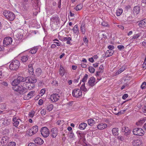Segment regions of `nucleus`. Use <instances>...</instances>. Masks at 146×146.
<instances>
[{
	"mask_svg": "<svg viewBox=\"0 0 146 146\" xmlns=\"http://www.w3.org/2000/svg\"><path fill=\"white\" fill-rule=\"evenodd\" d=\"M76 133L77 134L79 135L82 138L84 137V134L82 133H80L78 131Z\"/></svg>",
	"mask_w": 146,
	"mask_h": 146,
	"instance_id": "obj_56",
	"label": "nucleus"
},
{
	"mask_svg": "<svg viewBox=\"0 0 146 146\" xmlns=\"http://www.w3.org/2000/svg\"><path fill=\"white\" fill-rule=\"evenodd\" d=\"M141 88L142 89H144L146 88V82H143L141 86Z\"/></svg>",
	"mask_w": 146,
	"mask_h": 146,
	"instance_id": "obj_50",
	"label": "nucleus"
},
{
	"mask_svg": "<svg viewBox=\"0 0 146 146\" xmlns=\"http://www.w3.org/2000/svg\"><path fill=\"white\" fill-rule=\"evenodd\" d=\"M23 7L24 10H27L29 9V4L25 3H24L23 5Z\"/></svg>",
	"mask_w": 146,
	"mask_h": 146,
	"instance_id": "obj_38",
	"label": "nucleus"
},
{
	"mask_svg": "<svg viewBox=\"0 0 146 146\" xmlns=\"http://www.w3.org/2000/svg\"><path fill=\"white\" fill-rule=\"evenodd\" d=\"M46 92L45 89H42L40 91V93L43 94H44Z\"/></svg>",
	"mask_w": 146,
	"mask_h": 146,
	"instance_id": "obj_62",
	"label": "nucleus"
},
{
	"mask_svg": "<svg viewBox=\"0 0 146 146\" xmlns=\"http://www.w3.org/2000/svg\"><path fill=\"white\" fill-rule=\"evenodd\" d=\"M42 135L44 137H48L50 134L48 129L46 127H42L40 130Z\"/></svg>",
	"mask_w": 146,
	"mask_h": 146,
	"instance_id": "obj_5",
	"label": "nucleus"
},
{
	"mask_svg": "<svg viewBox=\"0 0 146 146\" xmlns=\"http://www.w3.org/2000/svg\"><path fill=\"white\" fill-rule=\"evenodd\" d=\"M71 40V38L70 37H64L63 38L64 41H66V43L68 44H70V41Z\"/></svg>",
	"mask_w": 146,
	"mask_h": 146,
	"instance_id": "obj_32",
	"label": "nucleus"
},
{
	"mask_svg": "<svg viewBox=\"0 0 146 146\" xmlns=\"http://www.w3.org/2000/svg\"><path fill=\"white\" fill-rule=\"evenodd\" d=\"M50 135L52 138L56 137L58 134V129L56 128H52L51 131Z\"/></svg>",
	"mask_w": 146,
	"mask_h": 146,
	"instance_id": "obj_15",
	"label": "nucleus"
},
{
	"mask_svg": "<svg viewBox=\"0 0 146 146\" xmlns=\"http://www.w3.org/2000/svg\"><path fill=\"white\" fill-rule=\"evenodd\" d=\"M94 121L92 119H89L88 120V124L91 126H92L94 124Z\"/></svg>",
	"mask_w": 146,
	"mask_h": 146,
	"instance_id": "obj_37",
	"label": "nucleus"
},
{
	"mask_svg": "<svg viewBox=\"0 0 146 146\" xmlns=\"http://www.w3.org/2000/svg\"><path fill=\"white\" fill-rule=\"evenodd\" d=\"M35 92L34 91H32L29 92L27 95L28 98V99L31 98L33 96V94H34Z\"/></svg>",
	"mask_w": 146,
	"mask_h": 146,
	"instance_id": "obj_40",
	"label": "nucleus"
},
{
	"mask_svg": "<svg viewBox=\"0 0 146 146\" xmlns=\"http://www.w3.org/2000/svg\"><path fill=\"white\" fill-rule=\"evenodd\" d=\"M88 78V75L87 74H86L82 79L81 80L80 83L78 85L81 84V81H82L83 83H85V82L86 81V80Z\"/></svg>",
	"mask_w": 146,
	"mask_h": 146,
	"instance_id": "obj_28",
	"label": "nucleus"
},
{
	"mask_svg": "<svg viewBox=\"0 0 146 146\" xmlns=\"http://www.w3.org/2000/svg\"><path fill=\"white\" fill-rule=\"evenodd\" d=\"M20 83L19 81L17 79L14 80L12 82V85L13 86H18V85Z\"/></svg>",
	"mask_w": 146,
	"mask_h": 146,
	"instance_id": "obj_29",
	"label": "nucleus"
},
{
	"mask_svg": "<svg viewBox=\"0 0 146 146\" xmlns=\"http://www.w3.org/2000/svg\"><path fill=\"white\" fill-rule=\"evenodd\" d=\"M140 36V35L138 34L135 35L130 39L131 41H132V42L133 41L135 40L136 39L138 38Z\"/></svg>",
	"mask_w": 146,
	"mask_h": 146,
	"instance_id": "obj_39",
	"label": "nucleus"
},
{
	"mask_svg": "<svg viewBox=\"0 0 146 146\" xmlns=\"http://www.w3.org/2000/svg\"><path fill=\"white\" fill-rule=\"evenodd\" d=\"M138 25L140 27L144 28L146 27V20H143L140 21Z\"/></svg>",
	"mask_w": 146,
	"mask_h": 146,
	"instance_id": "obj_17",
	"label": "nucleus"
},
{
	"mask_svg": "<svg viewBox=\"0 0 146 146\" xmlns=\"http://www.w3.org/2000/svg\"><path fill=\"white\" fill-rule=\"evenodd\" d=\"M133 133L134 135H137L142 136L144 134V131L141 128H136L134 129L133 131Z\"/></svg>",
	"mask_w": 146,
	"mask_h": 146,
	"instance_id": "obj_4",
	"label": "nucleus"
},
{
	"mask_svg": "<svg viewBox=\"0 0 146 146\" xmlns=\"http://www.w3.org/2000/svg\"><path fill=\"white\" fill-rule=\"evenodd\" d=\"M102 25L103 26L107 27L108 25V24L107 22L104 21L102 23Z\"/></svg>",
	"mask_w": 146,
	"mask_h": 146,
	"instance_id": "obj_57",
	"label": "nucleus"
},
{
	"mask_svg": "<svg viewBox=\"0 0 146 146\" xmlns=\"http://www.w3.org/2000/svg\"><path fill=\"white\" fill-rule=\"evenodd\" d=\"M128 97V95L127 94H125L122 96V98L124 99H125Z\"/></svg>",
	"mask_w": 146,
	"mask_h": 146,
	"instance_id": "obj_59",
	"label": "nucleus"
},
{
	"mask_svg": "<svg viewBox=\"0 0 146 146\" xmlns=\"http://www.w3.org/2000/svg\"><path fill=\"white\" fill-rule=\"evenodd\" d=\"M125 69V67H122L119 70H118L117 73L118 74H119L122 72Z\"/></svg>",
	"mask_w": 146,
	"mask_h": 146,
	"instance_id": "obj_44",
	"label": "nucleus"
},
{
	"mask_svg": "<svg viewBox=\"0 0 146 146\" xmlns=\"http://www.w3.org/2000/svg\"><path fill=\"white\" fill-rule=\"evenodd\" d=\"M31 128L35 134L36 133L38 130V126L37 125L34 126Z\"/></svg>",
	"mask_w": 146,
	"mask_h": 146,
	"instance_id": "obj_34",
	"label": "nucleus"
},
{
	"mask_svg": "<svg viewBox=\"0 0 146 146\" xmlns=\"http://www.w3.org/2000/svg\"><path fill=\"white\" fill-rule=\"evenodd\" d=\"M28 59V56L27 55L21 57V60L22 62H26Z\"/></svg>",
	"mask_w": 146,
	"mask_h": 146,
	"instance_id": "obj_35",
	"label": "nucleus"
},
{
	"mask_svg": "<svg viewBox=\"0 0 146 146\" xmlns=\"http://www.w3.org/2000/svg\"><path fill=\"white\" fill-rule=\"evenodd\" d=\"M72 95L75 98L81 97L82 96V92L80 89H75L72 91Z\"/></svg>",
	"mask_w": 146,
	"mask_h": 146,
	"instance_id": "obj_7",
	"label": "nucleus"
},
{
	"mask_svg": "<svg viewBox=\"0 0 146 146\" xmlns=\"http://www.w3.org/2000/svg\"><path fill=\"white\" fill-rule=\"evenodd\" d=\"M142 111L144 113H146V105L143 108Z\"/></svg>",
	"mask_w": 146,
	"mask_h": 146,
	"instance_id": "obj_64",
	"label": "nucleus"
},
{
	"mask_svg": "<svg viewBox=\"0 0 146 146\" xmlns=\"http://www.w3.org/2000/svg\"><path fill=\"white\" fill-rule=\"evenodd\" d=\"M16 145V143L15 142L12 141L9 143L7 146H15Z\"/></svg>",
	"mask_w": 146,
	"mask_h": 146,
	"instance_id": "obj_47",
	"label": "nucleus"
},
{
	"mask_svg": "<svg viewBox=\"0 0 146 146\" xmlns=\"http://www.w3.org/2000/svg\"><path fill=\"white\" fill-rule=\"evenodd\" d=\"M117 139L121 141H122L125 140V138L124 137L121 136H119L117 137Z\"/></svg>",
	"mask_w": 146,
	"mask_h": 146,
	"instance_id": "obj_51",
	"label": "nucleus"
},
{
	"mask_svg": "<svg viewBox=\"0 0 146 146\" xmlns=\"http://www.w3.org/2000/svg\"><path fill=\"white\" fill-rule=\"evenodd\" d=\"M117 48L120 50H122L124 48V46L123 45H118L117 46Z\"/></svg>",
	"mask_w": 146,
	"mask_h": 146,
	"instance_id": "obj_52",
	"label": "nucleus"
},
{
	"mask_svg": "<svg viewBox=\"0 0 146 146\" xmlns=\"http://www.w3.org/2000/svg\"><path fill=\"white\" fill-rule=\"evenodd\" d=\"M3 13L5 18L10 21H13L15 18V14L11 11L5 10L4 11Z\"/></svg>",
	"mask_w": 146,
	"mask_h": 146,
	"instance_id": "obj_2",
	"label": "nucleus"
},
{
	"mask_svg": "<svg viewBox=\"0 0 146 146\" xmlns=\"http://www.w3.org/2000/svg\"><path fill=\"white\" fill-rule=\"evenodd\" d=\"M107 127V125L105 123H101L98 125L97 127L98 129H103Z\"/></svg>",
	"mask_w": 146,
	"mask_h": 146,
	"instance_id": "obj_18",
	"label": "nucleus"
},
{
	"mask_svg": "<svg viewBox=\"0 0 146 146\" xmlns=\"http://www.w3.org/2000/svg\"><path fill=\"white\" fill-rule=\"evenodd\" d=\"M54 41H57V42H54V43L56 44L58 46H60L61 44V42L57 39H55L53 40Z\"/></svg>",
	"mask_w": 146,
	"mask_h": 146,
	"instance_id": "obj_46",
	"label": "nucleus"
},
{
	"mask_svg": "<svg viewBox=\"0 0 146 146\" xmlns=\"http://www.w3.org/2000/svg\"><path fill=\"white\" fill-rule=\"evenodd\" d=\"M114 51V50L111 51L110 50H107L105 53V56L108 57L112 56L113 54Z\"/></svg>",
	"mask_w": 146,
	"mask_h": 146,
	"instance_id": "obj_20",
	"label": "nucleus"
},
{
	"mask_svg": "<svg viewBox=\"0 0 146 146\" xmlns=\"http://www.w3.org/2000/svg\"><path fill=\"white\" fill-rule=\"evenodd\" d=\"M82 7V5L81 4H80L77 5L75 7V9L77 11H79L80 10Z\"/></svg>",
	"mask_w": 146,
	"mask_h": 146,
	"instance_id": "obj_45",
	"label": "nucleus"
},
{
	"mask_svg": "<svg viewBox=\"0 0 146 146\" xmlns=\"http://www.w3.org/2000/svg\"><path fill=\"white\" fill-rule=\"evenodd\" d=\"M68 136L70 138L74 139V135L72 131H71L68 133Z\"/></svg>",
	"mask_w": 146,
	"mask_h": 146,
	"instance_id": "obj_48",
	"label": "nucleus"
},
{
	"mask_svg": "<svg viewBox=\"0 0 146 146\" xmlns=\"http://www.w3.org/2000/svg\"><path fill=\"white\" fill-rule=\"evenodd\" d=\"M114 48V46L113 45H110L108 46V48L109 49V50L110 51H112L113 50V49Z\"/></svg>",
	"mask_w": 146,
	"mask_h": 146,
	"instance_id": "obj_54",
	"label": "nucleus"
},
{
	"mask_svg": "<svg viewBox=\"0 0 146 146\" xmlns=\"http://www.w3.org/2000/svg\"><path fill=\"white\" fill-rule=\"evenodd\" d=\"M96 79L94 77H91L88 81V83L90 87H92L94 86L96 84Z\"/></svg>",
	"mask_w": 146,
	"mask_h": 146,
	"instance_id": "obj_14",
	"label": "nucleus"
},
{
	"mask_svg": "<svg viewBox=\"0 0 146 146\" xmlns=\"http://www.w3.org/2000/svg\"><path fill=\"white\" fill-rule=\"evenodd\" d=\"M41 114L43 115H45L46 113V110L42 109L40 111Z\"/></svg>",
	"mask_w": 146,
	"mask_h": 146,
	"instance_id": "obj_58",
	"label": "nucleus"
},
{
	"mask_svg": "<svg viewBox=\"0 0 146 146\" xmlns=\"http://www.w3.org/2000/svg\"><path fill=\"white\" fill-rule=\"evenodd\" d=\"M23 86L26 87V88H27V89L31 90L35 87V85L34 84L30 83L28 81H26V82H24L23 84Z\"/></svg>",
	"mask_w": 146,
	"mask_h": 146,
	"instance_id": "obj_10",
	"label": "nucleus"
},
{
	"mask_svg": "<svg viewBox=\"0 0 146 146\" xmlns=\"http://www.w3.org/2000/svg\"><path fill=\"white\" fill-rule=\"evenodd\" d=\"M26 78V77L23 78L22 76H19L17 77V79L19 82H26L27 81Z\"/></svg>",
	"mask_w": 146,
	"mask_h": 146,
	"instance_id": "obj_25",
	"label": "nucleus"
},
{
	"mask_svg": "<svg viewBox=\"0 0 146 146\" xmlns=\"http://www.w3.org/2000/svg\"><path fill=\"white\" fill-rule=\"evenodd\" d=\"M89 71L91 73H94L95 71V69L93 67L90 66L88 68Z\"/></svg>",
	"mask_w": 146,
	"mask_h": 146,
	"instance_id": "obj_43",
	"label": "nucleus"
},
{
	"mask_svg": "<svg viewBox=\"0 0 146 146\" xmlns=\"http://www.w3.org/2000/svg\"><path fill=\"white\" fill-rule=\"evenodd\" d=\"M65 70L64 68L61 65L60 66L59 70V74L60 75L62 76H64L65 73Z\"/></svg>",
	"mask_w": 146,
	"mask_h": 146,
	"instance_id": "obj_22",
	"label": "nucleus"
},
{
	"mask_svg": "<svg viewBox=\"0 0 146 146\" xmlns=\"http://www.w3.org/2000/svg\"><path fill=\"white\" fill-rule=\"evenodd\" d=\"M42 73V70L40 68H38L36 69L35 71V74L37 77L40 76Z\"/></svg>",
	"mask_w": 146,
	"mask_h": 146,
	"instance_id": "obj_21",
	"label": "nucleus"
},
{
	"mask_svg": "<svg viewBox=\"0 0 146 146\" xmlns=\"http://www.w3.org/2000/svg\"><path fill=\"white\" fill-rule=\"evenodd\" d=\"M72 30L74 33L78 34L79 33V30L78 25H75L73 28Z\"/></svg>",
	"mask_w": 146,
	"mask_h": 146,
	"instance_id": "obj_33",
	"label": "nucleus"
},
{
	"mask_svg": "<svg viewBox=\"0 0 146 146\" xmlns=\"http://www.w3.org/2000/svg\"><path fill=\"white\" fill-rule=\"evenodd\" d=\"M53 108V105L52 104L48 105L46 108V109L48 111H50L52 110Z\"/></svg>",
	"mask_w": 146,
	"mask_h": 146,
	"instance_id": "obj_30",
	"label": "nucleus"
},
{
	"mask_svg": "<svg viewBox=\"0 0 146 146\" xmlns=\"http://www.w3.org/2000/svg\"><path fill=\"white\" fill-rule=\"evenodd\" d=\"M35 112L33 111L31 112H29V115L30 117H33L35 114Z\"/></svg>",
	"mask_w": 146,
	"mask_h": 146,
	"instance_id": "obj_55",
	"label": "nucleus"
},
{
	"mask_svg": "<svg viewBox=\"0 0 146 146\" xmlns=\"http://www.w3.org/2000/svg\"><path fill=\"white\" fill-rule=\"evenodd\" d=\"M12 39L10 37L5 38L3 40V43L4 46L11 44L12 42Z\"/></svg>",
	"mask_w": 146,
	"mask_h": 146,
	"instance_id": "obj_9",
	"label": "nucleus"
},
{
	"mask_svg": "<svg viewBox=\"0 0 146 146\" xmlns=\"http://www.w3.org/2000/svg\"><path fill=\"white\" fill-rule=\"evenodd\" d=\"M24 87L22 86H13L12 88L14 90L18 92L20 94L23 95L27 92V88Z\"/></svg>",
	"mask_w": 146,
	"mask_h": 146,
	"instance_id": "obj_1",
	"label": "nucleus"
},
{
	"mask_svg": "<svg viewBox=\"0 0 146 146\" xmlns=\"http://www.w3.org/2000/svg\"><path fill=\"white\" fill-rule=\"evenodd\" d=\"M145 121V119H143L140 120L139 121L136 123V125L138 126H141Z\"/></svg>",
	"mask_w": 146,
	"mask_h": 146,
	"instance_id": "obj_27",
	"label": "nucleus"
},
{
	"mask_svg": "<svg viewBox=\"0 0 146 146\" xmlns=\"http://www.w3.org/2000/svg\"><path fill=\"white\" fill-rule=\"evenodd\" d=\"M28 146H36V144L33 143H29Z\"/></svg>",
	"mask_w": 146,
	"mask_h": 146,
	"instance_id": "obj_63",
	"label": "nucleus"
},
{
	"mask_svg": "<svg viewBox=\"0 0 146 146\" xmlns=\"http://www.w3.org/2000/svg\"><path fill=\"white\" fill-rule=\"evenodd\" d=\"M58 94H53L51 95L50 99L53 102H56L59 100L60 96L59 94V93L61 94L62 93L61 91L59 89H58Z\"/></svg>",
	"mask_w": 146,
	"mask_h": 146,
	"instance_id": "obj_6",
	"label": "nucleus"
},
{
	"mask_svg": "<svg viewBox=\"0 0 146 146\" xmlns=\"http://www.w3.org/2000/svg\"><path fill=\"white\" fill-rule=\"evenodd\" d=\"M38 49V46H35L31 49L30 50V52L31 54H35L36 52Z\"/></svg>",
	"mask_w": 146,
	"mask_h": 146,
	"instance_id": "obj_26",
	"label": "nucleus"
},
{
	"mask_svg": "<svg viewBox=\"0 0 146 146\" xmlns=\"http://www.w3.org/2000/svg\"><path fill=\"white\" fill-rule=\"evenodd\" d=\"M43 100L42 99H40L38 102V104L39 105H41L43 103Z\"/></svg>",
	"mask_w": 146,
	"mask_h": 146,
	"instance_id": "obj_60",
	"label": "nucleus"
},
{
	"mask_svg": "<svg viewBox=\"0 0 146 146\" xmlns=\"http://www.w3.org/2000/svg\"><path fill=\"white\" fill-rule=\"evenodd\" d=\"M27 81H28L31 84H35L36 82L37 81V79L36 78L35 75H32V76H28L26 77Z\"/></svg>",
	"mask_w": 146,
	"mask_h": 146,
	"instance_id": "obj_8",
	"label": "nucleus"
},
{
	"mask_svg": "<svg viewBox=\"0 0 146 146\" xmlns=\"http://www.w3.org/2000/svg\"><path fill=\"white\" fill-rule=\"evenodd\" d=\"M83 40L85 43H87L88 42V40L87 38L85 36L83 38Z\"/></svg>",
	"mask_w": 146,
	"mask_h": 146,
	"instance_id": "obj_61",
	"label": "nucleus"
},
{
	"mask_svg": "<svg viewBox=\"0 0 146 146\" xmlns=\"http://www.w3.org/2000/svg\"><path fill=\"white\" fill-rule=\"evenodd\" d=\"M85 24L84 23H82L80 27L81 31L83 34H84L85 33Z\"/></svg>",
	"mask_w": 146,
	"mask_h": 146,
	"instance_id": "obj_31",
	"label": "nucleus"
},
{
	"mask_svg": "<svg viewBox=\"0 0 146 146\" xmlns=\"http://www.w3.org/2000/svg\"><path fill=\"white\" fill-rule=\"evenodd\" d=\"M87 125L86 123H81L79 125V128L81 130H84L85 129Z\"/></svg>",
	"mask_w": 146,
	"mask_h": 146,
	"instance_id": "obj_23",
	"label": "nucleus"
},
{
	"mask_svg": "<svg viewBox=\"0 0 146 146\" xmlns=\"http://www.w3.org/2000/svg\"><path fill=\"white\" fill-rule=\"evenodd\" d=\"M34 141L35 143L39 145H42L44 142L43 140L39 137L36 138L35 139Z\"/></svg>",
	"mask_w": 146,
	"mask_h": 146,
	"instance_id": "obj_16",
	"label": "nucleus"
},
{
	"mask_svg": "<svg viewBox=\"0 0 146 146\" xmlns=\"http://www.w3.org/2000/svg\"><path fill=\"white\" fill-rule=\"evenodd\" d=\"M51 21L54 22L56 25H58L59 23L60 18L57 15H54L50 19Z\"/></svg>",
	"mask_w": 146,
	"mask_h": 146,
	"instance_id": "obj_13",
	"label": "nucleus"
},
{
	"mask_svg": "<svg viewBox=\"0 0 146 146\" xmlns=\"http://www.w3.org/2000/svg\"><path fill=\"white\" fill-rule=\"evenodd\" d=\"M20 62L18 60H13L9 65L10 69L12 70H16L20 66Z\"/></svg>",
	"mask_w": 146,
	"mask_h": 146,
	"instance_id": "obj_3",
	"label": "nucleus"
},
{
	"mask_svg": "<svg viewBox=\"0 0 146 146\" xmlns=\"http://www.w3.org/2000/svg\"><path fill=\"white\" fill-rule=\"evenodd\" d=\"M140 11V8L139 6H136L134 7L133 12L134 13L137 14L139 13Z\"/></svg>",
	"mask_w": 146,
	"mask_h": 146,
	"instance_id": "obj_24",
	"label": "nucleus"
},
{
	"mask_svg": "<svg viewBox=\"0 0 146 146\" xmlns=\"http://www.w3.org/2000/svg\"><path fill=\"white\" fill-rule=\"evenodd\" d=\"M9 140V137L7 136H4L2 137L0 143L2 146H5Z\"/></svg>",
	"mask_w": 146,
	"mask_h": 146,
	"instance_id": "obj_12",
	"label": "nucleus"
},
{
	"mask_svg": "<svg viewBox=\"0 0 146 146\" xmlns=\"http://www.w3.org/2000/svg\"><path fill=\"white\" fill-rule=\"evenodd\" d=\"M123 10L122 9H118L116 12V14L117 16H119L122 13Z\"/></svg>",
	"mask_w": 146,
	"mask_h": 146,
	"instance_id": "obj_41",
	"label": "nucleus"
},
{
	"mask_svg": "<svg viewBox=\"0 0 146 146\" xmlns=\"http://www.w3.org/2000/svg\"><path fill=\"white\" fill-rule=\"evenodd\" d=\"M85 83H83L81 86L80 88V90H82L84 92H86L87 91V89L85 87Z\"/></svg>",
	"mask_w": 146,
	"mask_h": 146,
	"instance_id": "obj_36",
	"label": "nucleus"
},
{
	"mask_svg": "<svg viewBox=\"0 0 146 146\" xmlns=\"http://www.w3.org/2000/svg\"><path fill=\"white\" fill-rule=\"evenodd\" d=\"M122 131L124 135L127 136L129 135L131 133V130L127 127H123L122 128Z\"/></svg>",
	"mask_w": 146,
	"mask_h": 146,
	"instance_id": "obj_11",
	"label": "nucleus"
},
{
	"mask_svg": "<svg viewBox=\"0 0 146 146\" xmlns=\"http://www.w3.org/2000/svg\"><path fill=\"white\" fill-rule=\"evenodd\" d=\"M28 71L29 73L30 74L33 75L34 73L33 69V68H29Z\"/></svg>",
	"mask_w": 146,
	"mask_h": 146,
	"instance_id": "obj_49",
	"label": "nucleus"
},
{
	"mask_svg": "<svg viewBox=\"0 0 146 146\" xmlns=\"http://www.w3.org/2000/svg\"><path fill=\"white\" fill-rule=\"evenodd\" d=\"M112 133L114 136H117L118 135L119 129L117 128H114L112 129Z\"/></svg>",
	"mask_w": 146,
	"mask_h": 146,
	"instance_id": "obj_19",
	"label": "nucleus"
},
{
	"mask_svg": "<svg viewBox=\"0 0 146 146\" xmlns=\"http://www.w3.org/2000/svg\"><path fill=\"white\" fill-rule=\"evenodd\" d=\"M19 120H18V121H17L14 122L13 123V125L14 126H15V127H17L18 126V125L19 124Z\"/></svg>",
	"mask_w": 146,
	"mask_h": 146,
	"instance_id": "obj_53",
	"label": "nucleus"
},
{
	"mask_svg": "<svg viewBox=\"0 0 146 146\" xmlns=\"http://www.w3.org/2000/svg\"><path fill=\"white\" fill-rule=\"evenodd\" d=\"M28 135L30 136L33 135L34 134H35L34 133V132H33V131L32 130V128L28 130Z\"/></svg>",
	"mask_w": 146,
	"mask_h": 146,
	"instance_id": "obj_42",
	"label": "nucleus"
}]
</instances>
